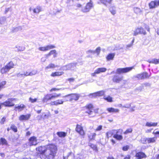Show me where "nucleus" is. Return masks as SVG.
<instances>
[{"label": "nucleus", "instance_id": "nucleus-1", "mask_svg": "<svg viewBox=\"0 0 159 159\" xmlns=\"http://www.w3.org/2000/svg\"><path fill=\"white\" fill-rule=\"evenodd\" d=\"M47 150L46 157L43 159H52L55 157L57 153V147L54 144L47 145Z\"/></svg>", "mask_w": 159, "mask_h": 159}, {"label": "nucleus", "instance_id": "nucleus-2", "mask_svg": "<svg viewBox=\"0 0 159 159\" xmlns=\"http://www.w3.org/2000/svg\"><path fill=\"white\" fill-rule=\"evenodd\" d=\"M77 63H73L68 64L66 65L62 66L60 70H71L76 71Z\"/></svg>", "mask_w": 159, "mask_h": 159}, {"label": "nucleus", "instance_id": "nucleus-3", "mask_svg": "<svg viewBox=\"0 0 159 159\" xmlns=\"http://www.w3.org/2000/svg\"><path fill=\"white\" fill-rule=\"evenodd\" d=\"M14 65L12 61L10 62L1 69L0 70L1 73L2 74H4L8 72L10 69L14 67Z\"/></svg>", "mask_w": 159, "mask_h": 159}, {"label": "nucleus", "instance_id": "nucleus-4", "mask_svg": "<svg viewBox=\"0 0 159 159\" xmlns=\"http://www.w3.org/2000/svg\"><path fill=\"white\" fill-rule=\"evenodd\" d=\"M47 145L46 146H40L37 148L36 150L37 151L39 152L40 154L42 155V156H44L46 157V155L47 152Z\"/></svg>", "mask_w": 159, "mask_h": 159}, {"label": "nucleus", "instance_id": "nucleus-5", "mask_svg": "<svg viewBox=\"0 0 159 159\" xmlns=\"http://www.w3.org/2000/svg\"><path fill=\"white\" fill-rule=\"evenodd\" d=\"M65 97H69V100H66V101H77L80 97V95L77 93L71 94L65 96Z\"/></svg>", "mask_w": 159, "mask_h": 159}, {"label": "nucleus", "instance_id": "nucleus-6", "mask_svg": "<svg viewBox=\"0 0 159 159\" xmlns=\"http://www.w3.org/2000/svg\"><path fill=\"white\" fill-rule=\"evenodd\" d=\"M123 130L120 129L116 130L115 134L113 135V137L117 140L120 141L122 140L123 139V136L120 135L122 134Z\"/></svg>", "mask_w": 159, "mask_h": 159}, {"label": "nucleus", "instance_id": "nucleus-7", "mask_svg": "<svg viewBox=\"0 0 159 159\" xmlns=\"http://www.w3.org/2000/svg\"><path fill=\"white\" fill-rule=\"evenodd\" d=\"M133 68V67H126L123 68H118L116 70V73L119 74L126 73L131 71Z\"/></svg>", "mask_w": 159, "mask_h": 159}, {"label": "nucleus", "instance_id": "nucleus-8", "mask_svg": "<svg viewBox=\"0 0 159 159\" xmlns=\"http://www.w3.org/2000/svg\"><path fill=\"white\" fill-rule=\"evenodd\" d=\"M148 74L147 72H143L140 74H138L134 76V79L137 78L139 80H142L148 78Z\"/></svg>", "mask_w": 159, "mask_h": 159}, {"label": "nucleus", "instance_id": "nucleus-9", "mask_svg": "<svg viewBox=\"0 0 159 159\" xmlns=\"http://www.w3.org/2000/svg\"><path fill=\"white\" fill-rule=\"evenodd\" d=\"M139 34H143L145 35L146 34V32L145 30L142 27L138 28L134 31L133 35L136 36Z\"/></svg>", "mask_w": 159, "mask_h": 159}, {"label": "nucleus", "instance_id": "nucleus-10", "mask_svg": "<svg viewBox=\"0 0 159 159\" xmlns=\"http://www.w3.org/2000/svg\"><path fill=\"white\" fill-rule=\"evenodd\" d=\"M14 98H10L8 99L6 102L1 103L5 107H11L14 106V104L12 102L14 100Z\"/></svg>", "mask_w": 159, "mask_h": 159}, {"label": "nucleus", "instance_id": "nucleus-11", "mask_svg": "<svg viewBox=\"0 0 159 159\" xmlns=\"http://www.w3.org/2000/svg\"><path fill=\"white\" fill-rule=\"evenodd\" d=\"M93 7V4L91 2L88 3L86 6L82 9V11L84 12H89Z\"/></svg>", "mask_w": 159, "mask_h": 159}, {"label": "nucleus", "instance_id": "nucleus-12", "mask_svg": "<svg viewBox=\"0 0 159 159\" xmlns=\"http://www.w3.org/2000/svg\"><path fill=\"white\" fill-rule=\"evenodd\" d=\"M29 142L30 146H35L39 143L37 141V138L35 136L31 137L29 139Z\"/></svg>", "mask_w": 159, "mask_h": 159}, {"label": "nucleus", "instance_id": "nucleus-13", "mask_svg": "<svg viewBox=\"0 0 159 159\" xmlns=\"http://www.w3.org/2000/svg\"><path fill=\"white\" fill-rule=\"evenodd\" d=\"M75 130L81 135H84V132L83 129V127L81 125H77Z\"/></svg>", "mask_w": 159, "mask_h": 159}, {"label": "nucleus", "instance_id": "nucleus-14", "mask_svg": "<svg viewBox=\"0 0 159 159\" xmlns=\"http://www.w3.org/2000/svg\"><path fill=\"white\" fill-rule=\"evenodd\" d=\"M123 79V76H120L118 75H115L113 76L112 80L114 82L119 83L122 81Z\"/></svg>", "mask_w": 159, "mask_h": 159}, {"label": "nucleus", "instance_id": "nucleus-15", "mask_svg": "<svg viewBox=\"0 0 159 159\" xmlns=\"http://www.w3.org/2000/svg\"><path fill=\"white\" fill-rule=\"evenodd\" d=\"M159 5V0L151 2L149 4L150 8H153Z\"/></svg>", "mask_w": 159, "mask_h": 159}, {"label": "nucleus", "instance_id": "nucleus-16", "mask_svg": "<svg viewBox=\"0 0 159 159\" xmlns=\"http://www.w3.org/2000/svg\"><path fill=\"white\" fill-rule=\"evenodd\" d=\"M55 46L53 45H48L46 47H40L38 48V49L41 51H46L50 49L54 48Z\"/></svg>", "mask_w": 159, "mask_h": 159}, {"label": "nucleus", "instance_id": "nucleus-17", "mask_svg": "<svg viewBox=\"0 0 159 159\" xmlns=\"http://www.w3.org/2000/svg\"><path fill=\"white\" fill-rule=\"evenodd\" d=\"M31 116L30 114H27L26 115H22L20 116L19 119L20 121L27 120H29Z\"/></svg>", "mask_w": 159, "mask_h": 159}, {"label": "nucleus", "instance_id": "nucleus-18", "mask_svg": "<svg viewBox=\"0 0 159 159\" xmlns=\"http://www.w3.org/2000/svg\"><path fill=\"white\" fill-rule=\"evenodd\" d=\"M52 94H47L45 95L42 101L43 103L46 102L49 100L52 99Z\"/></svg>", "mask_w": 159, "mask_h": 159}, {"label": "nucleus", "instance_id": "nucleus-19", "mask_svg": "<svg viewBox=\"0 0 159 159\" xmlns=\"http://www.w3.org/2000/svg\"><path fill=\"white\" fill-rule=\"evenodd\" d=\"M63 103V101L62 100H58L54 102H52L51 103V104L52 105H57L62 104Z\"/></svg>", "mask_w": 159, "mask_h": 159}, {"label": "nucleus", "instance_id": "nucleus-20", "mask_svg": "<svg viewBox=\"0 0 159 159\" xmlns=\"http://www.w3.org/2000/svg\"><path fill=\"white\" fill-rule=\"evenodd\" d=\"M25 107V106L23 104H20V105L17 106H16L15 108V110L16 111L17 110L19 111H21L23 110V109Z\"/></svg>", "mask_w": 159, "mask_h": 159}, {"label": "nucleus", "instance_id": "nucleus-21", "mask_svg": "<svg viewBox=\"0 0 159 159\" xmlns=\"http://www.w3.org/2000/svg\"><path fill=\"white\" fill-rule=\"evenodd\" d=\"M64 74V72L63 71L61 72H52L51 75V76L52 77H55L57 76H60Z\"/></svg>", "mask_w": 159, "mask_h": 159}, {"label": "nucleus", "instance_id": "nucleus-22", "mask_svg": "<svg viewBox=\"0 0 159 159\" xmlns=\"http://www.w3.org/2000/svg\"><path fill=\"white\" fill-rule=\"evenodd\" d=\"M107 110L109 112H115L118 113L119 111V109H115L113 107L108 108L107 109Z\"/></svg>", "mask_w": 159, "mask_h": 159}, {"label": "nucleus", "instance_id": "nucleus-23", "mask_svg": "<svg viewBox=\"0 0 159 159\" xmlns=\"http://www.w3.org/2000/svg\"><path fill=\"white\" fill-rule=\"evenodd\" d=\"M107 70L106 68L104 67L99 68L96 70V73L97 74H99L101 72H104Z\"/></svg>", "mask_w": 159, "mask_h": 159}, {"label": "nucleus", "instance_id": "nucleus-24", "mask_svg": "<svg viewBox=\"0 0 159 159\" xmlns=\"http://www.w3.org/2000/svg\"><path fill=\"white\" fill-rule=\"evenodd\" d=\"M116 130H112L107 132L106 134V136L108 138L109 137H111L113 133H115Z\"/></svg>", "mask_w": 159, "mask_h": 159}, {"label": "nucleus", "instance_id": "nucleus-25", "mask_svg": "<svg viewBox=\"0 0 159 159\" xmlns=\"http://www.w3.org/2000/svg\"><path fill=\"white\" fill-rule=\"evenodd\" d=\"M57 54L56 50H52L48 54H47L46 56L48 57L51 55H53L54 57H57Z\"/></svg>", "mask_w": 159, "mask_h": 159}, {"label": "nucleus", "instance_id": "nucleus-26", "mask_svg": "<svg viewBox=\"0 0 159 159\" xmlns=\"http://www.w3.org/2000/svg\"><path fill=\"white\" fill-rule=\"evenodd\" d=\"M109 10L111 13L113 15H115L116 12V7H110Z\"/></svg>", "mask_w": 159, "mask_h": 159}, {"label": "nucleus", "instance_id": "nucleus-27", "mask_svg": "<svg viewBox=\"0 0 159 159\" xmlns=\"http://www.w3.org/2000/svg\"><path fill=\"white\" fill-rule=\"evenodd\" d=\"M157 139V138L156 137L153 138H147V142L148 143H155Z\"/></svg>", "mask_w": 159, "mask_h": 159}, {"label": "nucleus", "instance_id": "nucleus-28", "mask_svg": "<svg viewBox=\"0 0 159 159\" xmlns=\"http://www.w3.org/2000/svg\"><path fill=\"white\" fill-rule=\"evenodd\" d=\"M57 66V65H55L54 64L51 63L49 64L48 65V66L46 67L45 68V69L46 70H48L50 68H54L55 67H56Z\"/></svg>", "mask_w": 159, "mask_h": 159}, {"label": "nucleus", "instance_id": "nucleus-29", "mask_svg": "<svg viewBox=\"0 0 159 159\" xmlns=\"http://www.w3.org/2000/svg\"><path fill=\"white\" fill-rule=\"evenodd\" d=\"M157 123H153L152 122H147L146 124V126L148 127L156 126L157 125Z\"/></svg>", "mask_w": 159, "mask_h": 159}, {"label": "nucleus", "instance_id": "nucleus-30", "mask_svg": "<svg viewBox=\"0 0 159 159\" xmlns=\"http://www.w3.org/2000/svg\"><path fill=\"white\" fill-rule=\"evenodd\" d=\"M41 7L39 6H37L33 9V11L34 13L38 14L41 11Z\"/></svg>", "mask_w": 159, "mask_h": 159}, {"label": "nucleus", "instance_id": "nucleus-31", "mask_svg": "<svg viewBox=\"0 0 159 159\" xmlns=\"http://www.w3.org/2000/svg\"><path fill=\"white\" fill-rule=\"evenodd\" d=\"M148 61L150 63L156 64L159 63V59H154L151 60H148Z\"/></svg>", "mask_w": 159, "mask_h": 159}, {"label": "nucleus", "instance_id": "nucleus-32", "mask_svg": "<svg viewBox=\"0 0 159 159\" xmlns=\"http://www.w3.org/2000/svg\"><path fill=\"white\" fill-rule=\"evenodd\" d=\"M114 53H110L106 57L107 59L108 60H112L115 56Z\"/></svg>", "mask_w": 159, "mask_h": 159}, {"label": "nucleus", "instance_id": "nucleus-33", "mask_svg": "<svg viewBox=\"0 0 159 159\" xmlns=\"http://www.w3.org/2000/svg\"><path fill=\"white\" fill-rule=\"evenodd\" d=\"M103 98L105 100H107L108 102H113L112 98L110 96H108L107 97L104 96Z\"/></svg>", "mask_w": 159, "mask_h": 159}, {"label": "nucleus", "instance_id": "nucleus-34", "mask_svg": "<svg viewBox=\"0 0 159 159\" xmlns=\"http://www.w3.org/2000/svg\"><path fill=\"white\" fill-rule=\"evenodd\" d=\"M57 134L60 137H64L66 135V133L63 132H59L57 133Z\"/></svg>", "mask_w": 159, "mask_h": 159}, {"label": "nucleus", "instance_id": "nucleus-35", "mask_svg": "<svg viewBox=\"0 0 159 159\" xmlns=\"http://www.w3.org/2000/svg\"><path fill=\"white\" fill-rule=\"evenodd\" d=\"M93 107V105L91 104L87 105L85 107L86 109L89 110H92Z\"/></svg>", "mask_w": 159, "mask_h": 159}, {"label": "nucleus", "instance_id": "nucleus-36", "mask_svg": "<svg viewBox=\"0 0 159 159\" xmlns=\"http://www.w3.org/2000/svg\"><path fill=\"white\" fill-rule=\"evenodd\" d=\"M105 92V91L103 90L97 92V96H101L103 95L104 94Z\"/></svg>", "mask_w": 159, "mask_h": 159}, {"label": "nucleus", "instance_id": "nucleus-37", "mask_svg": "<svg viewBox=\"0 0 159 159\" xmlns=\"http://www.w3.org/2000/svg\"><path fill=\"white\" fill-rule=\"evenodd\" d=\"M134 12L136 14H138L140 13L141 11L140 8L138 7H134Z\"/></svg>", "mask_w": 159, "mask_h": 159}, {"label": "nucleus", "instance_id": "nucleus-38", "mask_svg": "<svg viewBox=\"0 0 159 159\" xmlns=\"http://www.w3.org/2000/svg\"><path fill=\"white\" fill-rule=\"evenodd\" d=\"M11 129H12L13 131L15 132H16L17 131V129L16 127L14 125H11Z\"/></svg>", "mask_w": 159, "mask_h": 159}, {"label": "nucleus", "instance_id": "nucleus-39", "mask_svg": "<svg viewBox=\"0 0 159 159\" xmlns=\"http://www.w3.org/2000/svg\"><path fill=\"white\" fill-rule=\"evenodd\" d=\"M38 71L35 70H32L30 72V76H32L33 75H36Z\"/></svg>", "mask_w": 159, "mask_h": 159}, {"label": "nucleus", "instance_id": "nucleus-40", "mask_svg": "<svg viewBox=\"0 0 159 159\" xmlns=\"http://www.w3.org/2000/svg\"><path fill=\"white\" fill-rule=\"evenodd\" d=\"M6 84L5 81H2L0 83V91L4 88V85Z\"/></svg>", "mask_w": 159, "mask_h": 159}, {"label": "nucleus", "instance_id": "nucleus-41", "mask_svg": "<svg viewBox=\"0 0 159 159\" xmlns=\"http://www.w3.org/2000/svg\"><path fill=\"white\" fill-rule=\"evenodd\" d=\"M0 140L1 141V143L2 144V145H7V141L4 138H1L0 139Z\"/></svg>", "mask_w": 159, "mask_h": 159}, {"label": "nucleus", "instance_id": "nucleus-42", "mask_svg": "<svg viewBox=\"0 0 159 159\" xmlns=\"http://www.w3.org/2000/svg\"><path fill=\"white\" fill-rule=\"evenodd\" d=\"M37 98H32L31 97H30L29 98V101L32 103H34L37 101Z\"/></svg>", "mask_w": 159, "mask_h": 159}, {"label": "nucleus", "instance_id": "nucleus-43", "mask_svg": "<svg viewBox=\"0 0 159 159\" xmlns=\"http://www.w3.org/2000/svg\"><path fill=\"white\" fill-rule=\"evenodd\" d=\"M88 96L90 98H95L97 96L96 92L93 93H90L88 95Z\"/></svg>", "mask_w": 159, "mask_h": 159}, {"label": "nucleus", "instance_id": "nucleus-44", "mask_svg": "<svg viewBox=\"0 0 159 159\" xmlns=\"http://www.w3.org/2000/svg\"><path fill=\"white\" fill-rule=\"evenodd\" d=\"M100 1L102 3L106 5V3H110L111 2L112 0H100Z\"/></svg>", "mask_w": 159, "mask_h": 159}, {"label": "nucleus", "instance_id": "nucleus-45", "mask_svg": "<svg viewBox=\"0 0 159 159\" xmlns=\"http://www.w3.org/2000/svg\"><path fill=\"white\" fill-rule=\"evenodd\" d=\"M141 142L143 144H146L148 143L147 138H142L141 139Z\"/></svg>", "mask_w": 159, "mask_h": 159}, {"label": "nucleus", "instance_id": "nucleus-46", "mask_svg": "<svg viewBox=\"0 0 159 159\" xmlns=\"http://www.w3.org/2000/svg\"><path fill=\"white\" fill-rule=\"evenodd\" d=\"M132 131V129L131 128L128 129L124 132V134H127L128 133H131Z\"/></svg>", "mask_w": 159, "mask_h": 159}, {"label": "nucleus", "instance_id": "nucleus-47", "mask_svg": "<svg viewBox=\"0 0 159 159\" xmlns=\"http://www.w3.org/2000/svg\"><path fill=\"white\" fill-rule=\"evenodd\" d=\"M101 50V48H100L99 47H98L97 48L96 50H94V51H95V53H96L97 54V55H98L100 52Z\"/></svg>", "mask_w": 159, "mask_h": 159}, {"label": "nucleus", "instance_id": "nucleus-48", "mask_svg": "<svg viewBox=\"0 0 159 159\" xmlns=\"http://www.w3.org/2000/svg\"><path fill=\"white\" fill-rule=\"evenodd\" d=\"M89 146L93 149V150H96L97 149V147L95 145L92 144H90Z\"/></svg>", "mask_w": 159, "mask_h": 159}, {"label": "nucleus", "instance_id": "nucleus-49", "mask_svg": "<svg viewBox=\"0 0 159 159\" xmlns=\"http://www.w3.org/2000/svg\"><path fill=\"white\" fill-rule=\"evenodd\" d=\"M61 94H56V93H54V95H52V98H57L61 96Z\"/></svg>", "mask_w": 159, "mask_h": 159}, {"label": "nucleus", "instance_id": "nucleus-50", "mask_svg": "<svg viewBox=\"0 0 159 159\" xmlns=\"http://www.w3.org/2000/svg\"><path fill=\"white\" fill-rule=\"evenodd\" d=\"M92 137H91V136L89 137V138L90 139H94L96 136V134L95 133H93L91 134Z\"/></svg>", "mask_w": 159, "mask_h": 159}, {"label": "nucleus", "instance_id": "nucleus-51", "mask_svg": "<svg viewBox=\"0 0 159 159\" xmlns=\"http://www.w3.org/2000/svg\"><path fill=\"white\" fill-rule=\"evenodd\" d=\"M131 105V103L126 104L123 106V107L125 108H129L130 107Z\"/></svg>", "mask_w": 159, "mask_h": 159}, {"label": "nucleus", "instance_id": "nucleus-52", "mask_svg": "<svg viewBox=\"0 0 159 159\" xmlns=\"http://www.w3.org/2000/svg\"><path fill=\"white\" fill-rule=\"evenodd\" d=\"M102 126L101 125L98 126L97 128L96 129L95 131H100L102 129Z\"/></svg>", "mask_w": 159, "mask_h": 159}, {"label": "nucleus", "instance_id": "nucleus-53", "mask_svg": "<svg viewBox=\"0 0 159 159\" xmlns=\"http://www.w3.org/2000/svg\"><path fill=\"white\" fill-rule=\"evenodd\" d=\"M16 76L18 77L21 78L23 77H24L23 74L18 73L16 75Z\"/></svg>", "mask_w": 159, "mask_h": 159}, {"label": "nucleus", "instance_id": "nucleus-54", "mask_svg": "<svg viewBox=\"0 0 159 159\" xmlns=\"http://www.w3.org/2000/svg\"><path fill=\"white\" fill-rule=\"evenodd\" d=\"M129 148V146L127 145L125 146L124 147L122 148V149L123 151H126Z\"/></svg>", "mask_w": 159, "mask_h": 159}, {"label": "nucleus", "instance_id": "nucleus-55", "mask_svg": "<svg viewBox=\"0 0 159 159\" xmlns=\"http://www.w3.org/2000/svg\"><path fill=\"white\" fill-rule=\"evenodd\" d=\"M23 75L24 76H30V72H29L27 71L24 72L23 73Z\"/></svg>", "mask_w": 159, "mask_h": 159}, {"label": "nucleus", "instance_id": "nucleus-56", "mask_svg": "<svg viewBox=\"0 0 159 159\" xmlns=\"http://www.w3.org/2000/svg\"><path fill=\"white\" fill-rule=\"evenodd\" d=\"M67 80L69 81L70 82H71L74 81L75 79L74 78H72L68 79Z\"/></svg>", "mask_w": 159, "mask_h": 159}, {"label": "nucleus", "instance_id": "nucleus-57", "mask_svg": "<svg viewBox=\"0 0 159 159\" xmlns=\"http://www.w3.org/2000/svg\"><path fill=\"white\" fill-rule=\"evenodd\" d=\"M87 53H92L94 54L95 53V51L92 50H89L87 51Z\"/></svg>", "mask_w": 159, "mask_h": 159}, {"label": "nucleus", "instance_id": "nucleus-58", "mask_svg": "<svg viewBox=\"0 0 159 159\" xmlns=\"http://www.w3.org/2000/svg\"><path fill=\"white\" fill-rule=\"evenodd\" d=\"M93 112L92 110H89L86 111V113H88L89 115H91L92 114V113Z\"/></svg>", "mask_w": 159, "mask_h": 159}, {"label": "nucleus", "instance_id": "nucleus-59", "mask_svg": "<svg viewBox=\"0 0 159 159\" xmlns=\"http://www.w3.org/2000/svg\"><path fill=\"white\" fill-rule=\"evenodd\" d=\"M5 119L6 118L4 117H3L2 118L1 121V124H3L4 123V122L5 121Z\"/></svg>", "mask_w": 159, "mask_h": 159}, {"label": "nucleus", "instance_id": "nucleus-60", "mask_svg": "<svg viewBox=\"0 0 159 159\" xmlns=\"http://www.w3.org/2000/svg\"><path fill=\"white\" fill-rule=\"evenodd\" d=\"M6 18L5 17H2L1 18L0 20V24H2V23L1 22V20H2L3 21L5 20Z\"/></svg>", "mask_w": 159, "mask_h": 159}, {"label": "nucleus", "instance_id": "nucleus-61", "mask_svg": "<svg viewBox=\"0 0 159 159\" xmlns=\"http://www.w3.org/2000/svg\"><path fill=\"white\" fill-rule=\"evenodd\" d=\"M21 28L20 27H16L14 29L15 31H17L19 30H21Z\"/></svg>", "mask_w": 159, "mask_h": 159}, {"label": "nucleus", "instance_id": "nucleus-62", "mask_svg": "<svg viewBox=\"0 0 159 159\" xmlns=\"http://www.w3.org/2000/svg\"><path fill=\"white\" fill-rule=\"evenodd\" d=\"M25 49V48H22V47H19L18 49L19 51H23Z\"/></svg>", "mask_w": 159, "mask_h": 159}, {"label": "nucleus", "instance_id": "nucleus-63", "mask_svg": "<svg viewBox=\"0 0 159 159\" xmlns=\"http://www.w3.org/2000/svg\"><path fill=\"white\" fill-rule=\"evenodd\" d=\"M46 60V58L45 57H43L41 59V61L43 62H44Z\"/></svg>", "mask_w": 159, "mask_h": 159}, {"label": "nucleus", "instance_id": "nucleus-64", "mask_svg": "<svg viewBox=\"0 0 159 159\" xmlns=\"http://www.w3.org/2000/svg\"><path fill=\"white\" fill-rule=\"evenodd\" d=\"M130 158V156L129 155H127L124 158V159H129Z\"/></svg>", "mask_w": 159, "mask_h": 159}]
</instances>
